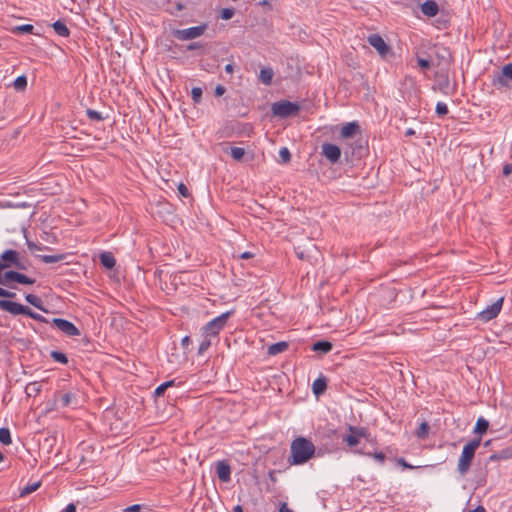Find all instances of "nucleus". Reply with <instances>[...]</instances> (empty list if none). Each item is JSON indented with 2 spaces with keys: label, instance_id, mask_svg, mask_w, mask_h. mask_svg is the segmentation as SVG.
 <instances>
[{
  "label": "nucleus",
  "instance_id": "f257e3e1",
  "mask_svg": "<svg viewBox=\"0 0 512 512\" xmlns=\"http://www.w3.org/2000/svg\"><path fill=\"white\" fill-rule=\"evenodd\" d=\"M315 454V445L305 437L295 438L290 445V465H301L308 462Z\"/></svg>",
  "mask_w": 512,
  "mask_h": 512
},
{
  "label": "nucleus",
  "instance_id": "f03ea898",
  "mask_svg": "<svg viewBox=\"0 0 512 512\" xmlns=\"http://www.w3.org/2000/svg\"><path fill=\"white\" fill-rule=\"evenodd\" d=\"M481 444V437L475 438L468 442L462 450L458 460L457 470L460 475H466L469 471L472 461L475 457V452Z\"/></svg>",
  "mask_w": 512,
  "mask_h": 512
},
{
  "label": "nucleus",
  "instance_id": "7ed1b4c3",
  "mask_svg": "<svg viewBox=\"0 0 512 512\" xmlns=\"http://www.w3.org/2000/svg\"><path fill=\"white\" fill-rule=\"evenodd\" d=\"M0 264H6L7 268L14 267L18 270H26L29 266L28 259L21 257L16 250H5L0 256Z\"/></svg>",
  "mask_w": 512,
  "mask_h": 512
},
{
  "label": "nucleus",
  "instance_id": "20e7f679",
  "mask_svg": "<svg viewBox=\"0 0 512 512\" xmlns=\"http://www.w3.org/2000/svg\"><path fill=\"white\" fill-rule=\"evenodd\" d=\"M232 314L231 311L225 312L209 321L203 328V334L207 337H215L226 326L227 321Z\"/></svg>",
  "mask_w": 512,
  "mask_h": 512
},
{
  "label": "nucleus",
  "instance_id": "39448f33",
  "mask_svg": "<svg viewBox=\"0 0 512 512\" xmlns=\"http://www.w3.org/2000/svg\"><path fill=\"white\" fill-rule=\"evenodd\" d=\"M300 110V107L297 103H293L287 100H282L279 102H275L271 106V111L274 116H278L280 118H288L293 115H296Z\"/></svg>",
  "mask_w": 512,
  "mask_h": 512
},
{
  "label": "nucleus",
  "instance_id": "423d86ee",
  "mask_svg": "<svg viewBox=\"0 0 512 512\" xmlns=\"http://www.w3.org/2000/svg\"><path fill=\"white\" fill-rule=\"evenodd\" d=\"M207 25L202 24L199 26L190 27L187 29H177L173 31V36L181 41L192 40L200 37L206 31Z\"/></svg>",
  "mask_w": 512,
  "mask_h": 512
},
{
  "label": "nucleus",
  "instance_id": "0eeeda50",
  "mask_svg": "<svg viewBox=\"0 0 512 512\" xmlns=\"http://www.w3.org/2000/svg\"><path fill=\"white\" fill-rule=\"evenodd\" d=\"M512 81V63L502 67L500 73L494 76L492 84L497 87H509V81Z\"/></svg>",
  "mask_w": 512,
  "mask_h": 512
},
{
  "label": "nucleus",
  "instance_id": "6e6552de",
  "mask_svg": "<svg viewBox=\"0 0 512 512\" xmlns=\"http://www.w3.org/2000/svg\"><path fill=\"white\" fill-rule=\"evenodd\" d=\"M4 280H6V286L10 288H13V286L10 284L12 281L24 285H32L35 283V279L29 278L28 276L13 270L4 273Z\"/></svg>",
  "mask_w": 512,
  "mask_h": 512
},
{
  "label": "nucleus",
  "instance_id": "1a4fd4ad",
  "mask_svg": "<svg viewBox=\"0 0 512 512\" xmlns=\"http://www.w3.org/2000/svg\"><path fill=\"white\" fill-rule=\"evenodd\" d=\"M52 324L67 336H79L80 330L70 321L62 318L52 319Z\"/></svg>",
  "mask_w": 512,
  "mask_h": 512
},
{
  "label": "nucleus",
  "instance_id": "9d476101",
  "mask_svg": "<svg viewBox=\"0 0 512 512\" xmlns=\"http://www.w3.org/2000/svg\"><path fill=\"white\" fill-rule=\"evenodd\" d=\"M321 154L331 163L335 164L341 157V149L332 143H323Z\"/></svg>",
  "mask_w": 512,
  "mask_h": 512
},
{
  "label": "nucleus",
  "instance_id": "9b49d317",
  "mask_svg": "<svg viewBox=\"0 0 512 512\" xmlns=\"http://www.w3.org/2000/svg\"><path fill=\"white\" fill-rule=\"evenodd\" d=\"M502 303L503 298L498 299L492 305L488 306L485 310L481 311L478 314V318L485 322L495 318L501 311Z\"/></svg>",
  "mask_w": 512,
  "mask_h": 512
},
{
  "label": "nucleus",
  "instance_id": "f8f14e48",
  "mask_svg": "<svg viewBox=\"0 0 512 512\" xmlns=\"http://www.w3.org/2000/svg\"><path fill=\"white\" fill-rule=\"evenodd\" d=\"M27 306H24L20 303L13 302L10 300L2 299L0 300V309L12 314V315H25L27 311Z\"/></svg>",
  "mask_w": 512,
  "mask_h": 512
},
{
  "label": "nucleus",
  "instance_id": "ddd939ff",
  "mask_svg": "<svg viewBox=\"0 0 512 512\" xmlns=\"http://www.w3.org/2000/svg\"><path fill=\"white\" fill-rule=\"evenodd\" d=\"M367 41L382 57H385L390 52V47L379 34H371L368 36Z\"/></svg>",
  "mask_w": 512,
  "mask_h": 512
},
{
  "label": "nucleus",
  "instance_id": "4468645a",
  "mask_svg": "<svg viewBox=\"0 0 512 512\" xmlns=\"http://www.w3.org/2000/svg\"><path fill=\"white\" fill-rule=\"evenodd\" d=\"M216 473L222 482H229L231 479V467L226 461L217 462Z\"/></svg>",
  "mask_w": 512,
  "mask_h": 512
},
{
  "label": "nucleus",
  "instance_id": "2eb2a0df",
  "mask_svg": "<svg viewBox=\"0 0 512 512\" xmlns=\"http://www.w3.org/2000/svg\"><path fill=\"white\" fill-rule=\"evenodd\" d=\"M438 4L433 0H427L421 5V11L428 17H434L438 13Z\"/></svg>",
  "mask_w": 512,
  "mask_h": 512
},
{
  "label": "nucleus",
  "instance_id": "dca6fc26",
  "mask_svg": "<svg viewBox=\"0 0 512 512\" xmlns=\"http://www.w3.org/2000/svg\"><path fill=\"white\" fill-rule=\"evenodd\" d=\"M359 129L360 127L356 122L347 123L342 127L340 135L342 138L348 139L353 137Z\"/></svg>",
  "mask_w": 512,
  "mask_h": 512
},
{
  "label": "nucleus",
  "instance_id": "f3484780",
  "mask_svg": "<svg viewBox=\"0 0 512 512\" xmlns=\"http://www.w3.org/2000/svg\"><path fill=\"white\" fill-rule=\"evenodd\" d=\"M327 389V379L325 377L317 378L312 384V391L315 396L322 395Z\"/></svg>",
  "mask_w": 512,
  "mask_h": 512
},
{
  "label": "nucleus",
  "instance_id": "a211bd4d",
  "mask_svg": "<svg viewBox=\"0 0 512 512\" xmlns=\"http://www.w3.org/2000/svg\"><path fill=\"white\" fill-rule=\"evenodd\" d=\"M99 258L100 263L107 269H112L116 264V260L111 252H102Z\"/></svg>",
  "mask_w": 512,
  "mask_h": 512
},
{
  "label": "nucleus",
  "instance_id": "6ab92c4d",
  "mask_svg": "<svg viewBox=\"0 0 512 512\" xmlns=\"http://www.w3.org/2000/svg\"><path fill=\"white\" fill-rule=\"evenodd\" d=\"M332 348H333L332 343L329 341H326V340L317 341L312 345L313 351L320 352L323 354L330 352L332 350Z\"/></svg>",
  "mask_w": 512,
  "mask_h": 512
},
{
  "label": "nucleus",
  "instance_id": "aec40b11",
  "mask_svg": "<svg viewBox=\"0 0 512 512\" xmlns=\"http://www.w3.org/2000/svg\"><path fill=\"white\" fill-rule=\"evenodd\" d=\"M288 347H289V344L286 341L277 342L268 347L267 353L269 355L274 356V355H277V354H280V353L286 351L288 349Z\"/></svg>",
  "mask_w": 512,
  "mask_h": 512
},
{
  "label": "nucleus",
  "instance_id": "412c9836",
  "mask_svg": "<svg viewBox=\"0 0 512 512\" xmlns=\"http://www.w3.org/2000/svg\"><path fill=\"white\" fill-rule=\"evenodd\" d=\"M512 458V446L502 449L499 452L493 453L490 457V461L507 460Z\"/></svg>",
  "mask_w": 512,
  "mask_h": 512
},
{
  "label": "nucleus",
  "instance_id": "4be33fe9",
  "mask_svg": "<svg viewBox=\"0 0 512 512\" xmlns=\"http://www.w3.org/2000/svg\"><path fill=\"white\" fill-rule=\"evenodd\" d=\"M295 252H296V255L299 259L301 260H307V261H310L311 258H312V254L313 252H317V248L315 245L311 244L310 245V249H307V250H301L300 247H297L295 249Z\"/></svg>",
  "mask_w": 512,
  "mask_h": 512
},
{
  "label": "nucleus",
  "instance_id": "5701e85b",
  "mask_svg": "<svg viewBox=\"0 0 512 512\" xmlns=\"http://www.w3.org/2000/svg\"><path fill=\"white\" fill-rule=\"evenodd\" d=\"M25 300L33 305L34 307H36L37 309L39 310H42L44 312H47V310L44 308L43 306V301L40 297H38L37 295H34V294H27L25 296Z\"/></svg>",
  "mask_w": 512,
  "mask_h": 512
},
{
  "label": "nucleus",
  "instance_id": "b1692460",
  "mask_svg": "<svg viewBox=\"0 0 512 512\" xmlns=\"http://www.w3.org/2000/svg\"><path fill=\"white\" fill-rule=\"evenodd\" d=\"M273 70L269 67L262 68L259 73L260 81L265 85H270L273 77Z\"/></svg>",
  "mask_w": 512,
  "mask_h": 512
},
{
  "label": "nucleus",
  "instance_id": "393cba45",
  "mask_svg": "<svg viewBox=\"0 0 512 512\" xmlns=\"http://www.w3.org/2000/svg\"><path fill=\"white\" fill-rule=\"evenodd\" d=\"M52 27L54 29V31L59 35V36H62V37H67L69 36V29L67 28L66 24L60 20L54 22L52 24Z\"/></svg>",
  "mask_w": 512,
  "mask_h": 512
},
{
  "label": "nucleus",
  "instance_id": "a878e982",
  "mask_svg": "<svg viewBox=\"0 0 512 512\" xmlns=\"http://www.w3.org/2000/svg\"><path fill=\"white\" fill-rule=\"evenodd\" d=\"M41 391V385L38 382H31L25 387V393L28 397H35Z\"/></svg>",
  "mask_w": 512,
  "mask_h": 512
},
{
  "label": "nucleus",
  "instance_id": "bb28decb",
  "mask_svg": "<svg viewBox=\"0 0 512 512\" xmlns=\"http://www.w3.org/2000/svg\"><path fill=\"white\" fill-rule=\"evenodd\" d=\"M488 428H489V422L486 419L480 417L476 422L474 432L476 434L482 435L487 432Z\"/></svg>",
  "mask_w": 512,
  "mask_h": 512
},
{
  "label": "nucleus",
  "instance_id": "cd10ccee",
  "mask_svg": "<svg viewBox=\"0 0 512 512\" xmlns=\"http://www.w3.org/2000/svg\"><path fill=\"white\" fill-rule=\"evenodd\" d=\"M41 261L44 263H56L64 260L66 258L65 254H56V255H39L38 256Z\"/></svg>",
  "mask_w": 512,
  "mask_h": 512
},
{
  "label": "nucleus",
  "instance_id": "c85d7f7f",
  "mask_svg": "<svg viewBox=\"0 0 512 512\" xmlns=\"http://www.w3.org/2000/svg\"><path fill=\"white\" fill-rule=\"evenodd\" d=\"M40 486H41V482L40 481H37V482L32 483V484H27L26 486H24L20 490L19 496L20 497H25V496L33 493L34 491H36Z\"/></svg>",
  "mask_w": 512,
  "mask_h": 512
},
{
  "label": "nucleus",
  "instance_id": "c756f323",
  "mask_svg": "<svg viewBox=\"0 0 512 512\" xmlns=\"http://www.w3.org/2000/svg\"><path fill=\"white\" fill-rule=\"evenodd\" d=\"M430 427L427 422H422L416 431V436L419 439H425L428 436Z\"/></svg>",
  "mask_w": 512,
  "mask_h": 512
},
{
  "label": "nucleus",
  "instance_id": "7c9ffc66",
  "mask_svg": "<svg viewBox=\"0 0 512 512\" xmlns=\"http://www.w3.org/2000/svg\"><path fill=\"white\" fill-rule=\"evenodd\" d=\"M0 442L4 445H9L12 442L10 430L6 427L0 428Z\"/></svg>",
  "mask_w": 512,
  "mask_h": 512
},
{
  "label": "nucleus",
  "instance_id": "2f4dec72",
  "mask_svg": "<svg viewBox=\"0 0 512 512\" xmlns=\"http://www.w3.org/2000/svg\"><path fill=\"white\" fill-rule=\"evenodd\" d=\"M348 430L351 433H355L359 439L368 438L369 436L367 429L363 427L349 426Z\"/></svg>",
  "mask_w": 512,
  "mask_h": 512
},
{
  "label": "nucleus",
  "instance_id": "473e14b6",
  "mask_svg": "<svg viewBox=\"0 0 512 512\" xmlns=\"http://www.w3.org/2000/svg\"><path fill=\"white\" fill-rule=\"evenodd\" d=\"M14 88L18 91H23L26 89L27 87V78L26 76L22 75V76H18L15 80H14Z\"/></svg>",
  "mask_w": 512,
  "mask_h": 512
},
{
  "label": "nucleus",
  "instance_id": "72a5a7b5",
  "mask_svg": "<svg viewBox=\"0 0 512 512\" xmlns=\"http://www.w3.org/2000/svg\"><path fill=\"white\" fill-rule=\"evenodd\" d=\"M343 441L350 447H354L359 444L360 439L355 433H351L343 437Z\"/></svg>",
  "mask_w": 512,
  "mask_h": 512
},
{
  "label": "nucleus",
  "instance_id": "f704fd0d",
  "mask_svg": "<svg viewBox=\"0 0 512 512\" xmlns=\"http://www.w3.org/2000/svg\"><path fill=\"white\" fill-rule=\"evenodd\" d=\"M50 356L56 361L61 364H67L68 358L66 354L59 352V351H51Z\"/></svg>",
  "mask_w": 512,
  "mask_h": 512
},
{
  "label": "nucleus",
  "instance_id": "c9c22d12",
  "mask_svg": "<svg viewBox=\"0 0 512 512\" xmlns=\"http://www.w3.org/2000/svg\"><path fill=\"white\" fill-rule=\"evenodd\" d=\"M173 385H174V380H169V381H167V382L162 383L161 385H159V386L156 388V390H155V395H156L157 397L162 396V395L165 393L166 389H167L168 387L173 386Z\"/></svg>",
  "mask_w": 512,
  "mask_h": 512
},
{
  "label": "nucleus",
  "instance_id": "e433bc0d",
  "mask_svg": "<svg viewBox=\"0 0 512 512\" xmlns=\"http://www.w3.org/2000/svg\"><path fill=\"white\" fill-rule=\"evenodd\" d=\"M33 25L31 24H24L20 26H16L12 29L13 33H33Z\"/></svg>",
  "mask_w": 512,
  "mask_h": 512
},
{
  "label": "nucleus",
  "instance_id": "4c0bfd02",
  "mask_svg": "<svg viewBox=\"0 0 512 512\" xmlns=\"http://www.w3.org/2000/svg\"><path fill=\"white\" fill-rule=\"evenodd\" d=\"M25 315L38 321V322L48 323V320L44 316L32 311L29 307L27 308Z\"/></svg>",
  "mask_w": 512,
  "mask_h": 512
},
{
  "label": "nucleus",
  "instance_id": "58836bf2",
  "mask_svg": "<svg viewBox=\"0 0 512 512\" xmlns=\"http://www.w3.org/2000/svg\"><path fill=\"white\" fill-rule=\"evenodd\" d=\"M230 153L233 159L240 161L245 155V150L241 147H232Z\"/></svg>",
  "mask_w": 512,
  "mask_h": 512
},
{
  "label": "nucleus",
  "instance_id": "ea45409f",
  "mask_svg": "<svg viewBox=\"0 0 512 512\" xmlns=\"http://www.w3.org/2000/svg\"><path fill=\"white\" fill-rule=\"evenodd\" d=\"M279 157L282 163H289L291 160V153L287 147H282L279 151Z\"/></svg>",
  "mask_w": 512,
  "mask_h": 512
},
{
  "label": "nucleus",
  "instance_id": "a19ab883",
  "mask_svg": "<svg viewBox=\"0 0 512 512\" xmlns=\"http://www.w3.org/2000/svg\"><path fill=\"white\" fill-rule=\"evenodd\" d=\"M235 14V10L233 8H224L221 10L220 17L223 20H230Z\"/></svg>",
  "mask_w": 512,
  "mask_h": 512
},
{
  "label": "nucleus",
  "instance_id": "79ce46f5",
  "mask_svg": "<svg viewBox=\"0 0 512 512\" xmlns=\"http://www.w3.org/2000/svg\"><path fill=\"white\" fill-rule=\"evenodd\" d=\"M191 96L195 103H199L202 98V89L200 87H193L191 90Z\"/></svg>",
  "mask_w": 512,
  "mask_h": 512
},
{
  "label": "nucleus",
  "instance_id": "37998d69",
  "mask_svg": "<svg viewBox=\"0 0 512 512\" xmlns=\"http://www.w3.org/2000/svg\"><path fill=\"white\" fill-rule=\"evenodd\" d=\"M436 113L440 117L445 116L448 113L447 105L443 102H438L436 105Z\"/></svg>",
  "mask_w": 512,
  "mask_h": 512
},
{
  "label": "nucleus",
  "instance_id": "c03bdc74",
  "mask_svg": "<svg viewBox=\"0 0 512 512\" xmlns=\"http://www.w3.org/2000/svg\"><path fill=\"white\" fill-rule=\"evenodd\" d=\"M74 398V394L68 392L61 396V403L63 407H67L72 403V399Z\"/></svg>",
  "mask_w": 512,
  "mask_h": 512
},
{
  "label": "nucleus",
  "instance_id": "a18cd8bd",
  "mask_svg": "<svg viewBox=\"0 0 512 512\" xmlns=\"http://www.w3.org/2000/svg\"><path fill=\"white\" fill-rule=\"evenodd\" d=\"M358 453L364 454V452H362V451H358ZM365 455L372 456L374 459H376L380 463H383L386 459V456L383 452H375L373 454L365 453Z\"/></svg>",
  "mask_w": 512,
  "mask_h": 512
},
{
  "label": "nucleus",
  "instance_id": "49530a36",
  "mask_svg": "<svg viewBox=\"0 0 512 512\" xmlns=\"http://www.w3.org/2000/svg\"><path fill=\"white\" fill-rule=\"evenodd\" d=\"M87 116L91 120H96V121L103 120L101 113L98 111L92 110V109L87 110Z\"/></svg>",
  "mask_w": 512,
  "mask_h": 512
},
{
  "label": "nucleus",
  "instance_id": "de8ad7c7",
  "mask_svg": "<svg viewBox=\"0 0 512 512\" xmlns=\"http://www.w3.org/2000/svg\"><path fill=\"white\" fill-rule=\"evenodd\" d=\"M211 342L209 339H204L199 345L198 354L204 353L210 347Z\"/></svg>",
  "mask_w": 512,
  "mask_h": 512
},
{
  "label": "nucleus",
  "instance_id": "09e8293b",
  "mask_svg": "<svg viewBox=\"0 0 512 512\" xmlns=\"http://www.w3.org/2000/svg\"><path fill=\"white\" fill-rule=\"evenodd\" d=\"M27 247L32 252L36 251V250L41 251V250H44V249H48V247H42L41 245H38V244H36V243H34L32 241H29V240H27Z\"/></svg>",
  "mask_w": 512,
  "mask_h": 512
},
{
  "label": "nucleus",
  "instance_id": "8fccbe9b",
  "mask_svg": "<svg viewBox=\"0 0 512 512\" xmlns=\"http://www.w3.org/2000/svg\"><path fill=\"white\" fill-rule=\"evenodd\" d=\"M16 294L14 292H11L9 290H6L4 288L0 287V297L11 299L14 298Z\"/></svg>",
  "mask_w": 512,
  "mask_h": 512
},
{
  "label": "nucleus",
  "instance_id": "3c124183",
  "mask_svg": "<svg viewBox=\"0 0 512 512\" xmlns=\"http://www.w3.org/2000/svg\"><path fill=\"white\" fill-rule=\"evenodd\" d=\"M142 508V505L134 504L123 509V512H141Z\"/></svg>",
  "mask_w": 512,
  "mask_h": 512
},
{
  "label": "nucleus",
  "instance_id": "603ef678",
  "mask_svg": "<svg viewBox=\"0 0 512 512\" xmlns=\"http://www.w3.org/2000/svg\"><path fill=\"white\" fill-rule=\"evenodd\" d=\"M417 63L422 69H429L431 67V63L428 59L418 58Z\"/></svg>",
  "mask_w": 512,
  "mask_h": 512
},
{
  "label": "nucleus",
  "instance_id": "864d4df0",
  "mask_svg": "<svg viewBox=\"0 0 512 512\" xmlns=\"http://www.w3.org/2000/svg\"><path fill=\"white\" fill-rule=\"evenodd\" d=\"M178 192L184 197L188 196V189L183 183L178 185Z\"/></svg>",
  "mask_w": 512,
  "mask_h": 512
},
{
  "label": "nucleus",
  "instance_id": "5fc2aeb1",
  "mask_svg": "<svg viewBox=\"0 0 512 512\" xmlns=\"http://www.w3.org/2000/svg\"><path fill=\"white\" fill-rule=\"evenodd\" d=\"M7 268L6 264H0V285L6 286V280H4V274L2 271Z\"/></svg>",
  "mask_w": 512,
  "mask_h": 512
},
{
  "label": "nucleus",
  "instance_id": "6e6d98bb",
  "mask_svg": "<svg viewBox=\"0 0 512 512\" xmlns=\"http://www.w3.org/2000/svg\"><path fill=\"white\" fill-rule=\"evenodd\" d=\"M226 91V88L222 85H217L215 88V96L220 97L222 96Z\"/></svg>",
  "mask_w": 512,
  "mask_h": 512
},
{
  "label": "nucleus",
  "instance_id": "4d7b16f0",
  "mask_svg": "<svg viewBox=\"0 0 512 512\" xmlns=\"http://www.w3.org/2000/svg\"><path fill=\"white\" fill-rule=\"evenodd\" d=\"M512 173V164H505L503 166V175L509 176Z\"/></svg>",
  "mask_w": 512,
  "mask_h": 512
},
{
  "label": "nucleus",
  "instance_id": "13d9d810",
  "mask_svg": "<svg viewBox=\"0 0 512 512\" xmlns=\"http://www.w3.org/2000/svg\"><path fill=\"white\" fill-rule=\"evenodd\" d=\"M190 343H191V339H190V337H189V336H185V337L182 339V341H181L182 347H183L184 349H187Z\"/></svg>",
  "mask_w": 512,
  "mask_h": 512
},
{
  "label": "nucleus",
  "instance_id": "bf43d9fd",
  "mask_svg": "<svg viewBox=\"0 0 512 512\" xmlns=\"http://www.w3.org/2000/svg\"><path fill=\"white\" fill-rule=\"evenodd\" d=\"M61 512H76V506L73 503L67 505V507Z\"/></svg>",
  "mask_w": 512,
  "mask_h": 512
},
{
  "label": "nucleus",
  "instance_id": "052dcab7",
  "mask_svg": "<svg viewBox=\"0 0 512 512\" xmlns=\"http://www.w3.org/2000/svg\"><path fill=\"white\" fill-rule=\"evenodd\" d=\"M201 47V44L198 43V42H194V43H191L187 46V49L188 50H194V49H198Z\"/></svg>",
  "mask_w": 512,
  "mask_h": 512
},
{
  "label": "nucleus",
  "instance_id": "680f3d73",
  "mask_svg": "<svg viewBox=\"0 0 512 512\" xmlns=\"http://www.w3.org/2000/svg\"><path fill=\"white\" fill-rule=\"evenodd\" d=\"M253 256H254V254H253V253H251V252H244V253H242V254L240 255V258H241V259H250V258H252Z\"/></svg>",
  "mask_w": 512,
  "mask_h": 512
},
{
  "label": "nucleus",
  "instance_id": "e2e57ef3",
  "mask_svg": "<svg viewBox=\"0 0 512 512\" xmlns=\"http://www.w3.org/2000/svg\"><path fill=\"white\" fill-rule=\"evenodd\" d=\"M279 512H293V511L287 507L286 503H283L279 509Z\"/></svg>",
  "mask_w": 512,
  "mask_h": 512
},
{
  "label": "nucleus",
  "instance_id": "0e129e2a",
  "mask_svg": "<svg viewBox=\"0 0 512 512\" xmlns=\"http://www.w3.org/2000/svg\"><path fill=\"white\" fill-rule=\"evenodd\" d=\"M268 477H269V479H270L273 483L277 482V478H276V475H275V471H270V472L268 473Z\"/></svg>",
  "mask_w": 512,
  "mask_h": 512
},
{
  "label": "nucleus",
  "instance_id": "69168bd1",
  "mask_svg": "<svg viewBox=\"0 0 512 512\" xmlns=\"http://www.w3.org/2000/svg\"><path fill=\"white\" fill-rule=\"evenodd\" d=\"M399 463L404 467V468H408V469H411L413 468L410 464H408L403 458L399 459Z\"/></svg>",
  "mask_w": 512,
  "mask_h": 512
},
{
  "label": "nucleus",
  "instance_id": "338daca9",
  "mask_svg": "<svg viewBox=\"0 0 512 512\" xmlns=\"http://www.w3.org/2000/svg\"><path fill=\"white\" fill-rule=\"evenodd\" d=\"M470 512H486V510L483 506H478L475 509L471 510Z\"/></svg>",
  "mask_w": 512,
  "mask_h": 512
},
{
  "label": "nucleus",
  "instance_id": "774afa93",
  "mask_svg": "<svg viewBox=\"0 0 512 512\" xmlns=\"http://www.w3.org/2000/svg\"><path fill=\"white\" fill-rule=\"evenodd\" d=\"M232 512H244L243 510V507L241 505H236L234 508H233V511Z\"/></svg>",
  "mask_w": 512,
  "mask_h": 512
}]
</instances>
